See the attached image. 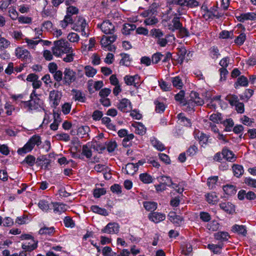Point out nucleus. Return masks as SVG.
Returning <instances> with one entry per match:
<instances>
[{
  "label": "nucleus",
  "mask_w": 256,
  "mask_h": 256,
  "mask_svg": "<svg viewBox=\"0 0 256 256\" xmlns=\"http://www.w3.org/2000/svg\"><path fill=\"white\" fill-rule=\"evenodd\" d=\"M35 90H33L30 95V100L24 102V106L28 108L29 110H38L40 111L42 110L46 112L44 106L43 101L40 99Z\"/></svg>",
  "instance_id": "f257e3e1"
},
{
  "label": "nucleus",
  "mask_w": 256,
  "mask_h": 256,
  "mask_svg": "<svg viewBox=\"0 0 256 256\" xmlns=\"http://www.w3.org/2000/svg\"><path fill=\"white\" fill-rule=\"evenodd\" d=\"M218 180V177L216 176L209 178L207 180V184L210 189L214 188Z\"/></svg>",
  "instance_id": "13d9d810"
},
{
  "label": "nucleus",
  "mask_w": 256,
  "mask_h": 256,
  "mask_svg": "<svg viewBox=\"0 0 256 256\" xmlns=\"http://www.w3.org/2000/svg\"><path fill=\"white\" fill-rule=\"evenodd\" d=\"M122 58L120 61V64L124 66H129L130 64V55L126 54H121Z\"/></svg>",
  "instance_id": "338daca9"
},
{
  "label": "nucleus",
  "mask_w": 256,
  "mask_h": 256,
  "mask_svg": "<svg viewBox=\"0 0 256 256\" xmlns=\"http://www.w3.org/2000/svg\"><path fill=\"white\" fill-rule=\"evenodd\" d=\"M90 132V128L88 126H82L78 128L77 130V135L82 138H86L88 136V132Z\"/></svg>",
  "instance_id": "b1692460"
},
{
  "label": "nucleus",
  "mask_w": 256,
  "mask_h": 256,
  "mask_svg": "<svg viewBox=\"0 0 256 256\" xmlns=\"http://www.w3.org/2000/svg\"><path fill=\"white\" fill-rule=\"evenodd\" d=\"M84 74L88 78L94 77L97 72L96 68L90 66H86L84 68Z\"/></svg>",
  "instance_id": "2f4dec72"
},
{
  "label": "nucleus",
  "mask_w": 256,
  "mask_h": 256,
  "mask_svg": "<svg viewBox=\"0 0 256 256\" xmlns=\"http://www.w3.org/2000/svg\"><path fill=\"white\" fill-rule=\"evenodd\" d=\"M248 84V78L246 76H242L237 79L236 82L234 84V87L237 88L238 86H246Z\"/></svg>",
  "instance_id": "e433bc0d"
},
{
  "label": "nucleus",
  "mask_w": 256,
  "mask_h": 256,
  "mask_svg": "<svg viewBox=\"0 0 256 256\" xmlns=\"http://www.w3.org/2000/svg\"><path fill=\"white\" fill-rule=\"evenodd\" d=\"M90 209L93 212L102 216H106L108 214V212L105 208H100L97 206H92Z\"/></svg>",
  "instance_id": "a19ab883"
},
{
  "label": "nucleus",
  "mask_w": 256,
  "mask_h": 256,
  "mask_svg": "<svg viewBox=\"0 0 256 256\" xmlns=\"http://www.w3.org/2000/svg\"><path fill=\"white\" fill-rule=\"evenodd\" d=\"M102 31L106 34H112L115 31L114 25L109 20L104 21L101 24H98Z\"/></svg>",
  "instance_id": "0eeeda50"
},
{
  "label": "nucleus",
  "mask_w": 256,
  "mask_h": 256,
  "mask_svg": "<svg viewBox=\"0 0 256 256\" xmlns=\"http://www.w3.org/2000/svg\"><path fill=\"white\" fill-rule=\"evenodd\" d=\"M164 56V55L161 52H158L154 54L152 57V62L153 64H158Z\"/></svg>",
  "instance_id": "0e129e2a"
},
{
  "label": "nucleus",
  "mask_w": 256,
  "mask_h": 256,
  "mask_svg": "<svg viewBox=\"0 0 256 256\" xmlns=\"http://www.w3.org/2000/svg\"><path fill=\"white\" fill-rule=\"evenodd\" d=\"M41 143L42 142L40 136L34 135L30 138L22 148L18 149V153L20 155L26 154L31 152L36 145L39 146Z\"/></svg>",
  "instance_id": "20e7f679"
},
{
  "label": "nucleus",
  "mask_w": 256,
  "mask_h": 256,
  "mask_svg": "<svg viewBox=\"0 0 256 256\" xmlns=\"http://www.w3.org/2000/svg\"><path fill=\"white\" fill-rule=\"evenodd\" d=\"M223 158L226 160L232 162L235 160L236 158L232 152L228 148H224L222 150Z\"/></svg>",
  "instance_id": "a878e982"
},
{
  "label": "nucleus",
  "mask_w": 256,
  "mask_h": 256,
  "mask_svg": "<svg viewBox=\"0 0 256 256\" xmlns=\"http://www.w3.org/2000/svg\"><path fill=\"white\" fill-rule=\"evenodd\" d=\"M88 24L86 22V20L82 16H76L73 21V24L72 28L76 31L81 32L82 36L88 37V34L86 32L85 29Z\"/></svg>",
  "instance_id": "39448f33"
},
{
  "label": "nucleus",
  "mask_w": 256,
  "mask_h": 256,
  "mask_svg": "<svg viewBox=\"0 0 256 256\" xmlns=\"http://www.w3.org/2000/svg\"><path fill=\"white\" fill-rule=\"evenodd\" d=\"M15 54L17 58L22 60L25 62L28 63L31 60L32 56L29 51L22 47L16 48Z\"/></svg>",
  "instance_id": "423d86ee"
},
{
  "label": "nucleus",
  "mask_w": 256,
  "mask_h": 256,
  "mask_svg": "<svg viewBox=\"0 0 256 256\" xmlns=\"http://www.w3.org/2000/svg\"><path fill=\"white\" fill-rule=\"evenodd\" d=\"M55 232V228L54 226L48 227L44 226L41 228L38 231V233L41 235L52 236Z\"/></svg>",
  "instance_id": "393cba45"
},
{
  "label": "nucleus",
  "mask_w": 256,
  "mask_h": 256,
  "mask_svg": "<svg viewBox=\"0 0 256 256\" xmlns=\"http://www.w3.org/2000/svg\"><path fill=\"white\" fill-rule=\"evenodd\" d=\"M172 82L174 87L180 89L183 86V82L179 76L172 78Z\"/></svg>",
  "instance_id": "a18cd8bd"
},
{
  "label": "nucleus",
  "mask_w": 256,
  "mask_h": 256,
  "mask_svg": "<svg viewBox=\"0 0 256 256\" xmlns=\"http://www.w3.org/2000/svg\"><path fill=\"white\" fill-rule=\"evenodd\" d=\"M74 20L72 16L66 15L64 19L60 22V25L63 28H66L68 24L72 26Z\"/></svg>",
  "instance_id": "f704fd0d"
},
{
  "label": "nucleus",
  "mask_w": 256,
  "mask_h": 256,
  "mask_svg": "<svg viewBox=\"0 0 256 256\" xmlns=\"http://www.w3.org/2000/svg\"><path fill=\"white\" fill-rule=\"evenodd\" d=\"M67 38L71 42H78L80 36L77 34L72 32L68 34Z\"/></svg>",
  "instance_id": "4d7b16f0"
},
{
  "label": "nucleus",
  "mask_w": 256,
  "mask_h": 256,
  "mask_svg": "<svg viewBox=\"0 0 256 256\" xmlns=\"http://www.w3.org/2000/svg\"><path fill=\"white\" fill-rule=\"evenodd\" d=\"M10 42L2 37L0 34V50H2L7 48L10 46Z\"/></svg>",
  "instance_id": "3c124183"
},
{
  "label": "nucleus",
  "mask_w": 256,
  "mask_h": 256,
  "mask_svg": "<svg viewBox=\"0 0 256 256\" xmlns=\"http://www.w3.org/2000/svg\"><path fill=\"white\" fill-rule=\"evenodd\" d=\"M206 196V200L209 204H214L218 202V198L214 192L208 194Z\"/></svg>",
  "instance_id": "37998d69"
},
{
  "label": "nucleus",
  "mask_w": 256,
  "mask_h": 256,
  "mask_svg": "<svg viewBox=\"0 0 256 256\" xmlns=\"http://www.w3.org/2000/svg\"><path fill=\"white\" fill-rule=\"evenodd\" d=\"M148 218L150 220L154 222L158 223L164 220L166 218V216L164 214L160 212H154L148 215Z\"/></svg>",
  "instance_id": "a211bd4d"
},
{
  "label": "nucleus",
  "mask_w": 256,
  "mask_h": 256,
  "mask_svg": "<svg viewBox=\"0 0 256 256\" xmlns=\"http://www.w3.org/2000/svg\"><path fill=\"white\" fill-rule=\"evenodd\" d=\"M222 124L225 126L224 130L226 132H230L234 125V122L232 118H228L222 122Z\"/></svg>",
  "instance_id": "8fccbe9b"
},
{
  "label": "nucleus",
  "mask_w": 256,
  "mask_h": 256,
  "mask_svg": "<svg viewBox=\"0 0 256 256\" xmlns=\"http://www.w3.org/2000/svg\"><path fill=\"white\" fill-rule=\"evenodd\" d=\"M210 120L215 123H222V116L220 113L213 114L210 116Z\"/></svg>",
  "instance_id": "6e6d98bb"
},
{
  "label": "nucleus",
  "mask_w": 256,
  "mask_h": 256,
  "mask_svg": "<svg viewBox=\"0 0 256 256\" xmlns=\"http://www.w3.org/2000/svg\"><path fill=\"white\" fill-rule=\"evenodd\" d=\"M116 39V36L114 34L110 36H104L100 40L102 46L104 48L108 47V45L114 42Z\"/></svg>",
  "instance_id": "f3484780"
},
{
  "label": "nucleus",
  "mask_w": 256,
  "mask_h": 256,
  "mask_svg": "<svg viewBox=\"0 0 256 256\" xmlns=\"http://www.w3.org/2000/svg\"><path fill=\"white\" fill-rule=\"evenodd\" d=\"M218 6H213L207 12H204V18H212L213 19L214 18H218L222 17L223 16V14L221 12H220L218 10Z\"/></svg>",
  "instance_id": "9b49d317"
},
{
  "label": "nucleus",
  "mask_w": 256,
  "mask_h": 256,
  "mask_svg": "<svg viewBox=\"0 0 256 256\" xmlns=\"http://www.w3.org/2000/svg\"><path fill=\"white\" fill-rule=\"evenodd\" d=\"M120 230V226L116 222H110L101 230L102 233L108 234H118Z\"/></svg>",
  "instance_id": "f8f14e48"
},
{
  "label": "nucleus",
  "mask_w": 256,
  "mask_h": 256,
  "mask_svg": "<svg viewBox=\"0 0 256 256\" xmlns=\"http://www.w3.org/2000/svg\"><path fill=\"white\" fill-rule=\"evenodd\" d=\"M72 92L76 100H78L82 102H85L86 98L84 94L78 90H73Z\"/></svg>",
  "instance_id": "72a5a7b5"
},
{
  "label": "nucleus",
  "mask_w": 256,
  "mask_h": 256,
  "mask_svg": "<svg viewBox=\"0 0 256 256\" xmlns=\"http://www.w3.org/2000/svg\"><path fill=\"white\" fill-rule=\"evenodd\" d=\"M194 136L195 138L198 139L200 144H205L208 142V138L207 136L199 131H195L194 132Z\"/></svg>",
  "instance_id": "c756f323"
},
{
  "label": "nucleus",
  "mask_w": 256,
  "mask_h": 256,
  "mask_svg": "<svg viewBox=\"0 0 256 256\" xmlns=\"http://www.w3.org/2000/svg\"><path fill=\"white\" fill-rule=\"evenodd\" d=\"M140 180L144 184H148L152 182L154 178L149 174L147 173H143L140 174Z\"/></svg>",
  "instance_id": "c9c22d12"
},
{
  "label": "nucleus",
  "mask_w": 256,
  "mask_h": 256,
  "mask_svg": "<svg viewBox=\"0 0 256 256\" xmlns=\"http://www.w3.org/2000/svg\"><path fill=\"white\" fill-rule=\"evenodd\" d=\"M150 36L154 39L156 44L160 47H165L168 42L170 36L165 34L164 31L159 28H152L150 31Z\"/></svg>",
  "instance_id": "7ed1b4c3"
},
{
  "label": "nucleus",
  "mask_w": 256,
  "mask_h": 256,
  "mask_svg": "<svg viewBox=\"0 0 256 256\" xmlns=\"http://www.w3.org/2000/svg\"><path fill=\"white\" fill-rule=\"evenodd\" d=\"M232 168L234 175L237 178H239L243 174L244 170L242 166L234 164Z\"/></svg>",
  "instance_id": "4c0bfd02"
},
{
  "label": "nucleus",
  "mask_w": 256,
  "mask_h": 256,
  "mask_svg": "<svg viewBox=\"0 0 256 256\" xmlns=\"http://www.w3.org/2000/svg\"><path fill=\"white\" fill-rule=\"evenodd\" d=\"M52 205V210L55 214L58 215L66 212L68 208L66 204L60 202H53Z\"/></svg>",
  "instance_id": "ddd939ff"
},
{
  "label": "nucleus",
  "mask_w": 256,
  "mask_h": 256,
  "mask_svg": "<svg viewBox=\"0 0 256 256\" xmlns=\"http://www.w3.org/2000/svg\"><path fill=\"white\" fill-rule=\"evenodd\" d=\"M65 57L63 58V60L66 62H70L74 60V56L75 54L74 52L73 48H72V52H69Z\"/></svg>",
  "instance_id": "774afa93"
},
{
  "label": "nucleus",
  "mask_w": 256,
  "mask_h": 256,
  "mask_svg": "<svg viewBox=\"0 0 256 256\" xmlns=\"http://www.w3.org/2000/svg\"><path fill=\"white\" fill-rule=\"evenodd\" d=\"M52 202L42 200L39 201L38 206L43 211L48 212L52 210Z\"/></svg>",
  "instance_id": "6ab92c4d"
},
{
  "label": "nucleus",
  "mask_w": 256,
  "mask_h": 256,
  "mask_svg": "<svg viewBox=\"0 0 256 256\" xmlns=\"http://www.w3.org/2000/svg\"><path fill=\"white\" fill-rule=\"evenodd\" d=\"M64 74V82L66 84L70 85L76 79V74L72 70L66 68Z\"/></svg>",
  "instance_id": "6e6552de"
},
{
  "label": "nucleus",
  "mask_w": 256,
  "mask_h": 256,
  "mask_svg": "<svg viewBox=\"0 0 256 256\" xmlns=\"http://www.w3.org/2000/svg\"><path fill=\"white\" fill-rule=\"evenodd\" d=\"M210 56L214 60L217 59L220 54L219 52L218 48L216 46H212L209 49Z\"/></svg>",
  "instance_id": "09e8293b"
},
{
  "label": "nucleus",
  "mask_w": 256,
  "mask_h": 256,
  "mask_svg": "<svg viewBox=\"0 0 256 256\" xmlns=\"http://www.w3.org/2000/svg\"><path fill=\"white\" fill-rule=\"evenodd\" d=\"M124 79L125 83L128 86H134L135 88H138L140 85V77L138 74L134 76L126 75Z\"/></svg>",
  "instance_id": "9d476101"
},
{
  "label": "nucleus",
  "mask_w": 256,
  "mask_h": 256,
  "mask_svg": "<svg viewBox=\"0 0 256 256\" xmlns=\"http://www.w3.org/2000/svg\"><path fill=\"white\" fill-rule=\"evenodd\" d=\"M246 40V36L244 33H241L234 40L236 44L238 46L243 44Z\"/></svg>",
  "instance_id": "052dcab7"
},
{
  "label": "nucleus",
  "mask_w": 256,
  "mask_h": 256,
  "mask_svg": "<svg viewBox=\"0 0 256 256\" xmlns=\"http://www.w3.org/2000/svg\"><path fill=\"white\" fill-rule=\"evenodd\" d=\"M160 182L164 184V186H168L170 187H172V188H175L176 187L178 186H177L176 184H174L172 182L171 178L170 176H162L158 178Z\"/></svg>",
  "instance_id": "5701e85b"
},
{
  "label": "nucleus",
  "mask_w": 256,
  "mask_h": 256,
  "mask_svg": "<svg viewBox=\"0 0 256 256\" xmlns=\"http://www.w3.org/2000/svg\"><path fill=\"white\" fill-rule=\"evenodd\" d=\"M132 126L134 128V132L136 134L142 136L146 134V128L142 123H136L132 124Z\"/></svg>",
  "instance_id": "cd10ccee"
},
{
  "label": "nucleus",
  "mask_w": 256,
  "mask_h": 256,
  "mask_svg": "<svg viewBox=\"0 0 256 256\" xmlns=\"http://www.w3.org/2000/svg\"><path fill=\"white\" fill-rule=\"evenodd\" d=\"M143 205L146 210L148 211H154L157 208V203L154 202H144Z\"/></svg>",
  "instance_id": "49530a36"
},
{
  "label": "nucleus",
  "mask_w": 256,
  "mask_h": 256,
  "mask_svg": "<svg viewBox=\"0 0 256 256\" xmlns=\"http://www.w3.org/2000/svg\"><path fill=\"white\" fill-rule=\"evenodd\" d=\"M136 28V26L134 24H124L122 26V32L123 34L128 35Z\"/></svg>",
  "instance_id": "bb28decb"
},
{
  "label": "nucleus",
  "mask_w": 256,
  "mask_h": 256,
  "mask_svg": "<svg viewBox=\"0 0 256 256\" xmlns=\"http://www.w3.org/2000/svg\"><path fill=\"white\" fill-rule=\"evenodd\" d=\"M190 100L193 102V103L197 106H202L204 104V102L202 98L199 96V94L196 92L192 91L190 95Z\"/></svg>",
  "instance_id": "412c9836"
},
{
  "label": "nucleus",
  "mask_w": 256,
  "mask_h": 256,
  "mask_svg": "<svg viewBox=\"0 0 256 256\" xmlns=\"http://www.w3.org/2000/svg\"><path fill=\"white\" fill-rule=\"evenodd\" d=\"M219 227V223L215 220L212 221L207 224V228L212 232L217 230Z\"/></svg>",
  "instance_id": "bf43d9fd"
},
{
  "label": "nucleus",
  "mask_w": 256,
  "mask_h": 256,
  "mask_svg": "<svg viewBox=\"0 0 256 256\" xmlns=\"http://www.w3.org/2000/svg\"><path fill=\"white\" fill-rule=\"evenodd\" d=\"M38 246V241L32 239L29 242H26L22 244V248L26 251L31 252L35 250Z\"/></svg>",
  "instance_id": "aec40b11"
},
{
  "label": "nucleus",
  "mask_w": 256,
  "mask_h": 256,
  "mask_svg": "<svg viewBox=\"0 0 256 256\" xmlns=\"http://www.w3.org/2000/svg\"><path fill=\"white\" fill-rule=\"evenodd\" d=\"M61 96V94L58 90H53L50 92L48 98L52 106L56 108L59 104Z\"/></svg>",
  "instance_id": "1a4fd4ad"
},
{
  "label": "nucleus",
  "mask_w": 256,
  "mask_h": 256,
  "mask_svg": "<svg viewBox=\"0 0 256 256\" xmlns=\"http://www.w3.org/2000/svg\"><path fill=\"white\" fill-rule=\"evenodd\" d=\"M24 40L27 44V47L30 50H35L36 46L40 43L39 40H34L28 38H24Z\"/></svg>",
  "instance_id": "473e14b6"
},
{
  "label": "nucleus",
  "mask_w": 256,
  "mask_h": 256,
  "mask_svg": "<svg viewBox=\"0 0 256 256\" xmlns=\"http://www.w3.org/2000/svg\"><path fill=\"white\" fill-rule=\"evenodd\" d=\"M23 163H26L29 166H32L36 164V158L34 156L29 154L25 158Z\"/></svg>",
  "instance_id": "5fc2aeb1"
},
{
  "label": "nucleus",
  "mask_w": 256,
  "mask_h": 256,
  "mask_svg": "<svg viewBox=\"0 0 256 256\" xmlns=\"http://www.w3.org/2000/svg\"><path fill=\"white\" fill-rule=\"evenodd\" d=\"M222 247V244H208L207 246L208 248L216 254L220 253V250Z\"/></svg>",
  "instance_id": "79ce46f5"
},
{
  "label": "nucleus",
  "mask_w": 256,
  "mask_h": 256,
  "mask_svg": "<svg viewBox=\"0 0 256 256\" xmlns=\"http://www.w3.org/2000/svg\"><path fill=\"white\" fill-rule=\"evenodd\" d=\"M223 190L226 194L229 196L235 194L236 192V186L231 184L224 186H223Z\"/></svg>",
  "instance_id": "ea45409f"
},
{
  "label": "nucleus",
  "mask_w": 256,
  "mask_h": 256,
  "mask_svg": "<svg viewBox=\"0 0 256 256\" xmlns=\"http://www.w3.org/2000/svg\"><path fill=\"white\" fill-rule=\"evenodd\" d=\"M232 230L234 232H236L239 234L246 236V230L244 226H240L235 224L232 228Z\"/></svg>",
  "instance_id": "c85d7f7f"
},
{
  "label": "nucleus",
  "mask_w": 256,
  "mask_h": 256,
  "mask_svg": "<svg viewBox=\"0 0 256 256\" xmlns=\"http://www.w3.org/2000/svg\"><path fill=\"white\" fill-rule=\"evenodd\" d=\"M225 99L232 106H235L239 102L238 96L234 94L228 95Z\"/></svg>",
  "instance_id": "c03bdc74"
},
{
  "label": "nucleus",
  "mask_w": 256,
  "mask_h": 256,
  "mask_svg": "<svg viewBox=\"0 0 256 256\" xmlns=\"http://www.w3.org/2000/svg\"><path fill=\"white\" fill-rule=\"evenodd\" d=\"M237 20L240 22H244L246 20H256V14L254 12L243 13L240 16H236Z\"/></svg>",
  "instance_id": "4468645a"
},
{
  "label": "nucleus",
  "mask_w": 256,
  "mask_h": 256,
  "mask_svg": "<svg viewBox=\"0 0 256 256\" xmlns=\"http://www.w3.org/2000/svg\"><path fill=\"white\" fill-rule=\"evenodd\" d=\"M126 173L129 174H134L138 170V164L129 163L126 166Z\"/></svg>",
  "instance_id": "7c9ffc66"
},
{
  "label": "nucleus",
  "mask_w": 256,
  "mask_h": 256,
  "mask_svg": "<svg viewBox=\"0 0 256 256\" xmlns=\"http://www.w3.org/2000/svg\"><path fill=\"white\" fill-rule=\"evenodd\" d=\"M220 206L222 210L230 214L235 211L234 206L230 202L220 203Z\"/></svg>",
  "instance_id": "4be33fe9"
},
{
  "label": "nucleus",
  "mask_w": 256,
  "mask_h": 256,
  "mask_svg": "<svg viewBox=\"0 0 256 256\" xmlns=\"http://www.w3.org/2000/svg\"><path fill=\"white\" fill-rule=\"evenodd\" d=\"M118 108L122 112H126L130 110V102L126 98L122 99L118 104Z\"/></svg>",
  "instance_id": "2eb2a0df"
},
{
  "label": "nucleus",
  "mask_w": 256,
  "mask_h": 256,
  "mask_svg": "<svg viewBox=\"0 0 256 256\" xmlns=\"http://www.w3.org/2000/svg\"><path fill=\"white\" fill-rule=\"evenodd\" d=\"M194 106H195V104L193 103V102H192L190 99L188 102H187L186 103H184L183 104L182 109L185 111L190 112L194 110Z\"/></svg>",
  "instance_id": "603ef678"
},
{
  "label": "nucleus",
  "mask_w": 256,
  "mask_h": 256,
  "mask_svg": "<svg viewBox=\"0 0 256 256\" xmlns=\"http://www.w3.org/2000/svg\"><path fill=\"white\" fill-rule=\"evenodd\" d=\"M82 154L86 158H90L92 156V152L90 148L86 145H84L82 148Z\"/></svg>",
  "instance_id": "69168bd1"
},
{
  "label": "nucleus",
  "mask_w": 256,
  "mask_h": 256,
  "mask_svg": "<svg viewBox=\"0 0 256 256\" xmlns=\"http://www.w3.org/2000/svg\"><path fill=\"white\" fill-rule=\"evenodd\" d=\"M151 143L152 146L158 150L162 151L164 150V144L155 138H153L151 140Z\"/></svg>",
  "instance_id": "864d4df0"
},
{
  "label": "nucleus",
  "mask_w": 256,
  "mask_h": 256,
  "mask_svg": "<svg viewBox=\"0 0 256 256\" xmlns=\"http://www.w3.org/2000/svg\"><path fill=\"white\" fill-rule=\"evenodd\" d=\"M169 220L176 226H179L181 224L183 218L180 216H178L174 212H170L168 214Z\"/></svg>",
  "instance_id": "dca6fc26"
},
{
  "label": "nucleus",
  "mask_w": 256,
  "mask_h": 256,
  "mask_svg": "<svg viewBox=\"0 0 256 256\" xmlns=\"http://www.w3.org/2000/svg\"><path fill=\"white\" fill-rule=\"evenodd\" d=\"M102 254L104 256H116V254L112 251L110 246H105L102 250Z\"/></svg>",
  "instance_id": "680f3d73"
},
{
  "label": "nucleus",
  "mask_w": 256,
  "mask_h": 256,
  "mask_svg": "<svg viewBox=\"0 0 256 256\" xmlns=\"http://www.w3.org/2000/svg\"><path fill=\"white\" fill-rule=\"evenodd\" d=\"M177 116H178V120H179L180 124H182L184 126H190V125H191L190 120V119L188 118H186L184 116V114L180 113Z\"/></svg>",
  "instance_id": "58836bf2"
},
{
  "label": "nucleus",
  "mask_w": 256,
  "mask_h": 256,
  "mask_svg": "<svg viewBox=\"0 0 256 256\" xmlns=\"http://www.w3.org/2000/svg\"><path fill=\"white\" fill-rule=\"evenodd\" d=\"M54 44L52 50V54L56 57L62 56V55L72 52V48L69 42L62 38L54 41Z\"/></svg>",
  "instance_id": "f03ea898"
},
{
  "label": "nucleus",
  "mask_w": 256,
  "mask_h": 256,
  "mask_svg": "<svg viewBox=\"0 0 256 256\" xmlns=\"http://www.w3.org/2000/svg\"><path fill=\"white\" fill-rule=\"evenodd\" d=\"M214 238L217 240L226 241L228 240L229 234L226 232H220L214 234Z\"/></svg>",
  "instance_id": "de8ad7c7"
},
{
  "label": "nucleus",
  "mask_w": 256,
  "mask_h": 256,
  "mask_svg": "<svg viewBox=\"0 0 256 256\" xmlns=\"http://www.w3.org/2000/svg\"><path fill=\"white\" fill-rule=\"evenodd\" d=\"M172 22L173 24V28H172V31H174L175 30H178L182 26V24L180 23L178 17H174L172 20Z\"/></svg>",
  "instance_id": "e2e57ef3"
}]
</instances>
